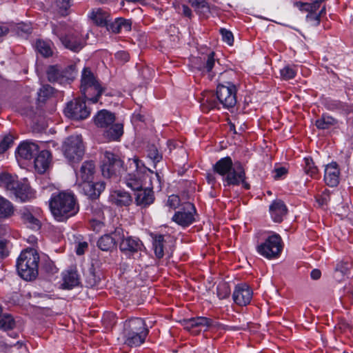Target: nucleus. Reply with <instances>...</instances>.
I'll list each match as a JSON object with an SVG mask.
<instances>
[{"mask_svg":"<svg viewBox=\"0 0 353 353\" xmlns=\"http://www.w3.org/2000/svg\"><path fill=\"white\" fill-rule=\"evenodd\" d=\"M79 204L72 192L53 194L50 200V211L58 221H65L79 212Z\"/></svg>","mask_w":353,"mask_h":353,"instance_id":"obj_1","label":"nucleus"},{"mask_svg":"<svg viewBox=\"0 0 353 353\" xmlns=\"http://www.w3.org/2000/svg\"><path fill=\"white\" fill-rule=\"evenodd\" d=\"M126 166L125 172L121 179L127 187L134 191L141 189L146 185L147 179L150 180V177L154 176L155 173L141 164L139 159L136 157L129 159Z\"/></svg>","mask_w":353,"mask_h":353,"instance_id":"obj_2","label":"nucleus"},{"mask_svg":"<svg viewBox=\"0 0 353 353\" xmlns=\"http://www.w3.org/2000/svg\"><path fill=\"white\" fill-rule=\"evenodd\" d=\"M149 333L143 319L131 318L123 325V338L125 345L137 347L143 344Z\"/></svg>","mask_w":353,"mask_h":353,"instance_id":"obj_3","label":"nucleus"},{"mask_svg":"<svg viewBox=\"0 0 353 353\" xmlns=\"http://www.w3.org/2000/svg\"><path fill=\"white\" fill-rule=\"evenodd\" d=\"M114 113L101 110L94 117L95 125L101 128H106L104 137L110 141H118L123 134V125L121 123H115Z\"/></svg>","mask_w":353,"mask_h":353,"instance_id":"obj_4","label":"nucleus"},{"mask_svg":"<svg viewBox=\"0 0 353 353\" xmlns=\"http://www.w3.org/2000/svg\"><path fill=\"white\" fill-rule=\"evenodd\" d=\"M39 256L34 249H26L19 255L17 261V270L21 278L30 281L38 275Z\"/></svg>","mask_w":353,"mask_h":353,"instance_id":"obj_5","label":"nucleus"},{"mask_svg":"<svg viewBox=\"0 0 353 353\" xmlns=\"http://www.w3.org/2000/svg\"><path fill=\"white\" fill-rule=\"evenodd\" d=\"M103 90L90 70L87 68H84L82 72L81 83V91L84 98L88 101L95 103L98 101Z\"/></svg>","mask_w":353,"mask_h":353,"instance_id":"obj_6","label":"nucleus"},{"mask_svg":"<svg viewBox=\"0 0 353 353\" xmlns=\"http://www.w3.org/2000/svg\"><path fill=\"white\" fill-rule=\"evenodd\" d=\"M65 158L72 164L79 163L85 153L83 139L81 135H72L67 138L63 145Z\"/></svg>","mask_w":353,"mask_h":353,"instance_id":"obj_7","label":"nucleus"},{"mask_svg":"<svg viewBox=\"0 0 353 353\" xmlns=\"http://www.w3.org/2000/svg\"><path fill=\"white\" fill-rule=\"evenodd\" d=\"M283 250V241L279 234L270 232L263 243L256 246L258 253L268 259L277 258Z\"/></svg>","mask_w":353,"mask_h":353,"instance_id":"obj_8","label":"nucleus"},{"mask_svg":"<svg viewBox=\"0 0 353 353\" xmlns=\"http://www.w3.org/2000/svg\"><path fill=\"white\" fill-rule=\"evenodd\" d=\"M101 165V172L104 177L117 179L122 177L125 172L123 161L115 154L110 152H105Z\"/></svg>","mask_w":353,"mask_h":353,"instance_id":"obj_9","label":"nucleus"},{"mask_svg":"<svg viewBox=\"0 0 353 353\" xmlns=\"http://www.w3.org/2000/svg\"><path fill=\"white\" fill-rule=\"evenodd\" d=\"M161 189V181L158 173L154 174V177H150V185L144 189L143 188L136 191L135 203L138 206L146 208L153 203L154 196L152 189Z\"/></svg>","mask_w":353,"mask_h":353,"instance_id":"obj_10","label":"nucleus"},{"mask_svg":"<svg viewBox=\"0 0 353 353\" xmlns=\"http://www.w3.org/2000/svg\"><path fill=\"white\" fill-rule=\"evenodd\" d=\"M77 74L74 65L63 68L59 65H50L47 70L48 79L50 82H57L60 84L70 83Z\"/></svg>","mask_w":353,"mask_h":353,"instance_id":"obj_11","label":"nucleus"},{"mask_svg":"<svg viewBox=\"0 0 353 353\" xmlns=\"http://www.w3.org/2000/svg\"><path fill=\"white\" fill-rule=\"evenodd\" d=\"M216 98L219 103L227 109L233 108L236 103V88L230 83L226 85L219 84L216 89Z\"/></svg>","mask_w":353,"mask_h":353,"instance_id":"obj_12","label":"nucleus"},{"mask_svg":"<svg viewBox=\"0 0 353 353\" xmlns=\"http://www.w3.org/2000/svg\"><path fill=\"white\" fill-rule=\"evenodd\" d=\"M65 114L68 118L74 120H83L89 117L90 110L87 108L85 101L77 99L67 104L64 110Z\"/></svg>","mask_w":353,"mask_h":353,"instance_id":"obj_13","label":"nucleus"},{"mask_svg":"<svg viewBox=\"0 0 353 353\" xmlns=\"http://www.w3.org/2000/svg\"><path fill=\"white\" fill-rule=\"evenodd\" d=\"M182 325L185 330L191 332L193 334H198L200 332V330H197L199 327H206L218 328L221 326L218 322H215L204 316L184 319L182 321Z\"/></svg>","mask_w":353,"mask_h":353,"instance_id":"obj_14","label":"nucleus"},{"mask_svg":"<svg viewBox=\"0 0 353 353\" xmlns=\"http://www.w3.org/2000/svg\"><path fill=\"white\" fill-rule=\"evenodd\" d=\"M119 249L122 253L125 255H132L141 250L143 246L142 242L136 237L128 235V232H125L123 230V237L119 241Z\"/></svg>","mask_w":353,"mask_h":353,"instance_id":"obj_15","label":"nucleus"},{"mask_svg":"<svg viewBox=\"0 0 353 353\" xmlns=\"http://www.w3.org/2000/svg\"><path fill=\"white\" fill-rule=\"evenodd\" d=\"M121 237H123V228H116L111 233L101 236L97 241V246L103 251H112L116 248Z\"/></svg>","mask_w":353,"mask_h":353,"instance_id":"obj_16","label":"nucleus"},{"mask_svg":"<svg viewBox=\"0 0 353 353\" xmlns=\"http://www.w3.org/2000/svg\"><path fill=\"white\" fill-rule=\"evenodd\" d=\"M195 211L192 203H185L183 208L174 214L172 220L183 227L188 226L194 221V213Z\"/></svg>","mask_w":353,"mask_h":353,"instance_id":"obj_17","label":"nucleus"},{"mask_svg":"<svg viewBox=\"0 0 353 353\" xmlns=\"http://www.w3.org/2000/svg\"><path fill=\"white\" fill-rule=\"evenodd\" d=\"M232 297L236 304L246 305L252 299V292L247 284L241 283L235 287Z\"/></svg>","mask_w":353,"mask_h":353,"instance_id":"obj_18","label":"nucleus"},{"mask_svg":"<svg viewBox=\"0 0 353 353\" xmlns=\"http://www.w3.org/2000/svg\"><path fill=\"white\" fill-rule=\"evenodd\" d=\"M80 184L81 192L88 198L95 199L99 196L101 192L105 188L103 182L94 183L91 180H82Z\"/></svg>","mask_w":353,"mask_h":353,"instance_id":"obj_19","label":"nucleus"},{"mask_svg":"<svg viewBox=\"0 0 353 353\" xmlns=\"http://www.w3.org/2000/svg\"><path fill=\"white\" fill-rule=\"evenodd\" d=\"M245 179V173L241 165H235L223 178L224 185H239Z\"/></svg>","mask_w":353,"mask_h":353,"instance_id":"obj_20","label":"nucleus"},{"mask_svg":"<svg viewBox=\"0 0 353 353\" xmlns=\"http://www.w3.org/2000/svg\"><path fill=\"white\" fill-rule=\"evenodd\" d=\"M39 152V146L32 142L25 141L17 149V158L29 160L34 157Z\"/></svg>","mask_w":353,"mask_h":353,"instance_id":"obj_21","label":"nucleus"},{"mask_svg":"<svg viewBox=\"0 0 353 353\" xmlns=\"http://www.w3.org/2000/svg\"><path fill=\"white\" fill-rule=\"evenodd\" d=\"M214 52L203 54L200 57L195 58L193 63L194 66L202 72H212L215 65Z\"/></svg>","mask_w":353,"mask_h":353,"instance_id":"obj_22","label":"nucleus"},{"mask_svg":"<svg viewBox=\"0 0 353 353\" xmlns=\"http://www.w3.org/2000/svg\"><path fill=\"white\" fill-rule=\"evenodd\" d=\"M60 40L66 48L73 52H79L84 46L83 40L78 34L70 33L61 37Z\"/></svg>","mask_w":353,"mask_h":353,"instance_id":"obj_23","label":"nucleus"},{"mask_svg":"<svg viewBox=\"0 0 353 353\" xmlns=\"http://www.w3.org/2000/svg\"><path fill=\"white\" fill-rule=\"evenodd\" d=\"M339 170L336 163L327 165L325 169L324 181L330 187H335L339 183Z\"/></svg>","mask_w":353,"mask_h":353,"instance_id":"obj_24","label":"nucleus"},{"mask_svg":"<svg viewBox=\"0 0 353 353\" xmlns=\"http://www.w3.org/2000/svg\"><path fill=\"white\" fill-rule=\"evenodd\" d=\"M17 199L21 201H26L34 196V194L30 187L26 182H20L17 181L14 189L11 191Z\"/></svg>","mask_w":353,"mask_h":353,"instance_id":"obj_25","label":"nucleus"},{"mask_svg":"<svg viewBox=\"0 0 353 353\" xmlns=\"http://www.w3.org/2000/svg\"><path fill=\"white\" fill-rule=\"evenodd\" d=\"M287 212V207L281 200L274 201L270 206V212L274 222H281Z\"/></svg>","mask_w":353,"mask_h":353,"instance_id":"obj_26","label":"nucleus"},{"mask_svg":"<svg viewBox=\"0 0 353 353\" xmlns=\"http://www.w3.org/2000/svg\"><path fill=\"white\" fill-rule=\"evenodd\" d=\"M63 283L62 284L65 289H72L77 286L79 283V276L75 268H71L68 270L63 276Z\"/></svg>","mask_w":353,"mask_h":353,"instance_id":"obj_27","label":"nucleus"},{"mask_svg":"<svg viewBox=\"0 0 353 353\" xmlns=\"http://www.w3.org/2000/svg\"><path fill=\"white\" fill-rule=\"evenodd\" d=\"M233 163L230 157L221 158L214 165L213 170L215 173L224 177L233 168Z\"/></svg>","mask_w":353,"mask_h":353,"instance_id":"obj_28","label":"nucleus"},{"mask_svg":"<svg viewBox=\"0 0 353 353\" xmlns=\"http://www.w3.org/2000/svg\"><path fill=\"white\" fill-rule=\"evenodd\" d=\"M50 161V153L48 150H42L35 156L34 167L39 173H43L48 168Z\"/></svg>","mask_w":353,"mask_h":353,"instance_id":"obj_29","label":"nucleus"},{"mask_svg":"<svg viewBox=\"0 0 353 353\" xmlns=\"http://www.w3.org/2000/svg\"><path fill=\"white\" fill-rule=\"evenodd\" d=\"M111 198L113 203L119 206H128L132 201V196L128 192L115 190L111 194Z\"/></svg>","mask_w":353,"mask_h":353,"instance_id":"obj_30","label":"nucleus"},{"mask_svg":"<svg viewBox=\"0 0 353 353\" xmlns=\"http://www.w3.org/2000/svg\"><path fill=\"white\" fill-rule=\"evenodd\" d=\"M14 213L13 204L6 198L0 196V220L10 218Z\"/></svg>","mask_w":353,"mask_h":353,"instance_id":"obj_31","label":"nucleus"},{"mask_svg":"<svg viewBox=\"0 0 353 353\" xmlns=\"http://www.w3.org/2000/svg\"><path fill=\"white\" fill-rule=\"evenodd\" d=\"M21 218L23 222L27 226L33 230H39L41 226L40 221L34 217L28 209H23L20 212Z\"/></svg>","mask_w":353,"mask_h":353,"instance_id":"obj_32","label":"nucleus"},{"mask_svg":"<svg viewBox=\"0 0 353 353\" xmlns=\"http://www.w3.org/2000/svg\"><path fill=\"white\" fill-rule=\"evenodd\" d=\"M218 102L214 94L211 92H205L201 99V107L203 112H208L216 108Z\"/></svg>","mask_w":353,"mask_h":353,"instance_id":"obj_33","label":"nucleus"},{"mask_svg":"<svg viewBox=\"0 0 353 353\" xmlns=\"http://www.w3.org/2000/svg\"><path fill=\"white\" fill-rule=\"evenodd\" d=\"M109 17V13L101 8L93 10L90 14V18L97 25L100 26H108V23L110 21Z\"/></svg>","mask_w":353,"mask_h":353,"instance_id":"obj_34","label":"nucleus"},{"mask_svg":"<svg viewBox=\"0 0 353 353\" xmlns=\"http://www.w3.org/2000/svg\"><path fill=\"white\" fill-rule=\"evenodd\" d=\"M189 3L202 17L206 18L210 13L209 4L205 0H189Z\"/></svg>","mask_w":353,"mask_h":353,"instance_id":"obj_35","label":"nucleus"},{"mask_svg":"<svg viewBox=\"0 0 353 353\" xmlns=\"http://www.w3.org/2000/svg\"><path fill=\"white\" fill-rule=\"evenodd\" d=\"M152 245L156 256L159 259L163 258L164 256V236L162 234H152Z\"/></svg>","mask_w":353,"mask_h":353,"instance_id":"obj_36","label":"nucleus"},{"mask_svg":"<svg viewBox=\"0 0 353 353\" xmlns=\"http://www.w3.org/2000/svg\"><path fill=\"white\" fill-rule=\"evenodd\" d=\"M95 166L92 161H85L81 167L79 176L82 180H91Z\"/></svg>","mask_w":353,"mask_h":353,"instance_id":"obj_37","label":"nucleus"},{"mask_svg":"<svg viewBox=\"0 0 353 353\" xmlns=\"http://www.w3.org/2000/svg\"><path fill=\"white\" fill-rule=\"evenodd\" d=\"M17 177L12 176L8 173H2L0 174V186L11 191L14 189L17 182Z\"/></svg>","mask_w":353,"mask_h":353,"instance_id":"obj_38","label":"nucleus"},{"mask_svg":"<svg viewBox=\"0 0 353 353\" xmlns=\"http://www.w3.org/2000/svg\"><path fill=\"white\" fill-rule=\"evenodd\" d=\"M15 325L13 317L8 314H3L0 305V328L4 330H12Z\"/></svg>","mask_w":353,"mask_h":353,"instance_id":"obj_39","label":"nucleus"},{"mask_svg":"<svg viewBox=\"0 0 353 353\" xmlns=\"http://www.w3.org/2000/svg\"><path fill=\"white\" fill-rule=\"evenodd\" d=\"M337 123L336 120L328 115H322V117L316 121V126L321 130L328 129Z\"/></svg>","mask_w":353,"mask_h":353,"instance_id":"obj_40","label":"nucleus"},{"mask_svg":"<svg viewBox=\"0 0 353 353\" xmlns=\"http://www.w3.org/2000/svg\"><path fill=\"white\" fill-rule=\"evenodd\" d=\"M36 49L39 53L45 57H49L52 54L50 43L47 41L38 40L36 43Z\"/></svg>","mask_w":353,"mask_h":353,"instance_id":"obj_41","label":"nucleus"},{"mask_svg":"<svg viewBox=\"0 0 353 353\" xmlns=\"http://www.w3.org/2000/svg\"><path fill=\"white\" fill-rule=\"evenodd\" d=\"M294 5L297 6L300 10L307 12V14L316 12L319 8V4L314 1L312 3L297 1L295 2Z\"/></svg>","mask_w":353,"mask_h":353,"instance_id":"obj_42","label":"nucleus"},{"mask_svg":"<svg viewBox=\"0 0 353 353\" xmlns=\"http://www.w3.org/2000/svg\"><path fill=\"white\" fill-rule=\"evenodd\" d=\"M216 294L220 299L228 297L230 294V288L228 283L225 282H221L217 285Z\"/></svg>","mask_w":353,"mask_h":353,"instance_id":"obj_43","label":"nucleus"},{"mask_svg":"<svg viewBox=\"0 0 353 353\" xmlns=\"http://www.w3.org/2000/svg\"><path fill=\"white\" fill-rule=\"evenodd\" d=\"M58 12L65 16L68 14V10L71 6L70 0H57L56 1Z\"/></svg>","mask_w":353,"mask_h":353,"instance_id":"obj_44","label":"nucleus"},{"mask_svg":"<svg viewBox=\"0 0 353 353\" xmlns=\"http://www.w3.org/2000/svg\"><path fill=\"white\" fill-rule=\"evenodd\" d=\"M305 172L307 174L310 176H314L317 173V168L314 165V163L312 159L305 158Z\"/></svg>","mask_w":353,"mask_h":353,"instance_id":"obj_45","label":"nucleus"},{"mask_svg":"<svg viewBox=\"0 0 353 353\" xmlns=\"http://www.w3.org/2000/svg\"><path fill=\"white\" fill-rule=\"evenodd\" d=\"M53 91L54 88L52 86L49 85H43L38 92L39 100L41 101H45L46 99L53 94Z\"/></svg>","mask_w":353,"mask_h":353,"instance_id":"obj_46","label":"nucleus"},{"mask_svg":"<svg viewBox=\"0 0 353 353\" xmlns=\"http://www.w3.org/2000/svg\"><path fill=\"white\" fill-rule=\"evenodd\" d=\"M148 157L153 161L154 163H159L162 159V155L160 154L154 145H150L148 150Z\"/></svg>","mask_w":353,"mask_h":353,"instance_id":"obj_47","label":"nucleus"},{"mask_svg":"<svg viewBox=\"0 0 353 353\" xmlns=\"http://www.w3.org/2000/svg\"><path fill=\"white\" fill-rule=\"evenodd\" d=\"M280 73L282 79L289 80L295 77L296 71L294 68L290 65H286L281 70Z\"/></svg>","mask_w":353,"mask_h":353,"instance_id":"obj_48","label":"nucleus"},{"mask_svg":"<svg viewBox=\"0 0 353 353\" xmlns=\"http://www.w3.org/2000/svg\"><path fill=\"white\" fill-rule=\"evenodd\" d=\"M305 19L310 26H317L321 21V14H317L316 12L307 14Z\"/></svg>","mask_w":353,"mask_h":353,"instance_id":"obj_49","label":"nucleus"},{"mask_svg":"<svg viewBox=\"0 0 353 353\" xmlns=\"http://www.w3.org/2000/svg\"><path fill=\"white\" fill-rule=\"evenodd\" d=\"M13 137L12 135H6L0 142V154L5 152L12 144Z\"/></svg>","mask_w":353,"mask_h":353,"instance_id":"obj_50","label":"nucleus"},{"mask_svg":"<svg viewBox=\"0 0 353 353\" xmlns=\"http://www.w3.org/2000/svg\"><path fill=\"white\" fill-rule=\"evenodd\" d=\"M220 32L222 35L223 40L227 42L230 46L232 45L234 41L232 33L225 29H221Z\"/></svg>","mask_w":353,"mask_h":353,"instance_id":"obj_51","label":"nucleus"},{"mask_svg":"<svg viewBox=\"0 0 353 353\" xmlns=\"http://www.w3.org/2000/svg\"><path fill=\"white\" fill-rule=\"evenodd\" d=\"M106 26L109 30L114 33H119L121 32L120 18L117 19L114 22L108 23V26Z\"/></svg>","mask_w":353,"mask_h":353,"instance_id":"obj_52","label":"nucleus"},{"mask_svg":"<svg viewBox=\"0 0 353 353\" xmlns=\"http://www.w3.org/2000/svg\"><path fill=\"white\" fill-rule=\"evenodd\" d=\"M350 268V265L347 262L341 261L336 264L335 270L340 272L342 274H346L348 272Z\"/></svg>","mask_w":353,"mask_h":353,"instance_id":"obj_53","label":"nucleus"},{"mask_svg":"<svg viewBox=\"0 0 353 353\" xmlns=\"http://www.w3.org/2000/svg\"><path fill=\"white\" fill-rule=\"evenodd\" d=\"M331 196L328 192H323L317 199V202L321 206L327 205L330 201Z\"/></svg>","mask_w":353,"mask_h":353,"instance_id":"obj_54","label":"nucleus"},{"mask_svg":"<svg viewBox=\"0 0 353 353\" xmlns=\"http://www.w3.org/2000/svg\"><path fill=\"white\" fill-rule=\"evenodd\" d=\"M179 197L176 195L172 194L168 197L167 203L170 208H176V206L179 205Z\"/></svg>","mask_w":353,"mask_h":353,"instance_id":"obj_55","label":"nucleus"},{"mask_svg":"<svg viewBox=\"0 0 353 353\" xmlns=\"http://www.w3.org/2000/svg\"><path fill=\"white\" fill-rule=\"evenodd\" d=\"M115 57L117 60L125 63L128 61L130 59L129 54L125 51H119L115 54Z\"/></svg>","mask_w":353,"mask_h":353,"instance_id":"obj_56","label":"nucleus"},{"mask_svg":"<svg viewBox=\"0 0 353 353\" xmlns=\"http://www.w3.org/2000/svg\"><path fill=\"white\" fill-rule=\"evenodd\" d=\"M31 32V28L28 25L26 24H19L17 26V33L21 36H23V34H30Z\"/></svg>","mask_w":353,"mask_h":353,"instance_id":"obj_57","label":"nucleus"},{"mask_svg":"<svg viewBox=\"0 0 353 353\" xmlns=\"http://www.w3.org/2000/svg\"><path fill=\"white\" fill-rule=\"evenodd\" d=\"M274 172H275L274 178V179L278 180L287 174L288 170L284 167H280L274 169Z\"/></svg>","mask_w":353,"mask_h":353,"instance_id":"obj_58","label":"nucleus"},{"mask_svg":"<svg viewBox=\"0 0 353 353\" xmlns=\"http://www.w3.org/2000/svg\"><path fill=\"white\" fill-rule=\"evenodd\" d=\"M120 23L121 30H124L125 31H130L131 30L132 23L130 20H126L122 18H120Z\"/></svg>","mask_w":353,"mask_h":353,"instance_id":"obj_59","label":"nucleus"},{"mask_svg":"<svg viewBox=\"0 0 353 353\" xmlns=\"http://www.w3.org/2000/svg\"><path fill=\"white\" fill-rule=\"evenodd\" d=\"M88 248V243L86 242H81L77 245L76 253L78 255H82L84 254L85 249Z\"/></svg>","mask_w":353,"mask_h":353,"instance_id":"obj_60","label":"nucleus"},{"mask_svg":"<svg viewBox=\"0 0 353 353\" xmlns=\"http://www.w3.org/2000/svg\"><path fill=\"white\" fill-rule=\"evenodd\" d=\"M7 255L6 243L4 241L0 240V258H4Z\"/></svg>","mask_w":353,"mask_h":353,"instance_id":"obj_61","label":"nucleus"},{"mask_svg":"<svg viewBox=\"0 0 353 353\" xmlns=\"http://www.w3.org/2000/svg\"><path fill=\"white\" fill-rule=\"evenodd\" d=\"M87 279L88 285H89L91 287L97 285L98 282L97 279L95 278V276L92 272H90Z\"/></svg>","mask_w":353,"mask_h":353,"instance_id":"obj_62","label":"nucleus"},{"mask_svg":"<svg viewBox=\"0 0 353 353\" xmlns=\"http://www.w3.org/2000/svg\"><path fill=\"white\" fill-rule=\"evenodd\" d=\"M206 179L208 181V183L210 184L212 186H214L216 183V176L213 173H208L206 176Z\"/></svg>","mask_w":353,"mask_h":353,"instance_id":"obj_63","label":"nucleus"},{"mask_svg":"<svg viewBox=\"0 0 353 353\" xmlns=\"http://www.w3.org/2000/svg\"><path fill=\"white\" fill-rule=\"evenodd\" d=\"M182 13L184 16L188 17L189 18L192 17V10L186 5L182 6Z\"/></svg>","mask_w":353,"mask_h":353,"instance_id":"obj_64","label":"nucleus"}]
</instances>
